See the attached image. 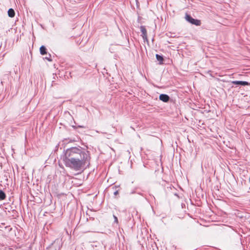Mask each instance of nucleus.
<instances>
[{"mask_svg":"<svg viewBox=\"0 0 250 250\" xmlns=\"http://www.w3.org/2000/svg\"><path fill=\"white\" fill-rule=\"evenodd\" d=\"M113 217H114V222H116V223H118V218L117 217L115 216V215H113Z\"/></svg>","mask_w":250,"mask_h":250,"instance_id":"nucleus-11","label":"nucleus"},{"mask_svg":"<svg viewBox=\"0 0 250 250\" xmlns=\"http://www.w3.org/2000/svg\"><path fill=\"white\" fill-rule=\"evenodd\" d=\"M141 32L142 33V37L145 41H147V32L145 26H141L140 27Z\"/></svg>","mask_w":250,"mask_h":250,"instance_id":"nucleus-4","label":"nucleus"},{"mask_svg":"<svg viewBox=\"0 0 250 250\" xmlns=\"http://www.w3.org/2000/svg\"><path fill=\"white\" fill-rule=\"evenodd\" d=\"M231 83H232L234 84H240V85H250V84L248 82H245V81H232Z\"/></svg>","mask_w":250,"mask_h":250,"instance_id":"nucleus-6","label":"nucleus"},{"mask_svg":"<svg viewBox=\"0 0 250 250\" xmlns=\"http://www.w3.org/2000/svg\"><path fill=\"white\" fill-rule=\"evenodd\" d=\"M186 20L188 21L189 22L191 23L192 24H194L197 26H199L201 25V21L198 20H196L192 18L190 15L187 14L186 15Z\"/></svg>","mask_w":250,"mask_h":250,"instance_id":"nucleus-3","label":"nucleus"},{"mask_svg":"<svg viewBox=\"0 0 250 250\" xmlns=\"http://www.w3.org/2000/svg\"><path fill=\"white\" fill-rule=\"evenodd\" d=\"M156 59L157 60L160 62V64H162V62L163 61V58L162 56L158 55V54H156Z\"/></svg>","mask_w":250,"mask_h":250,"instance_id":"nucleus-10","label":"nucleus"},{"mask_svg":"<svg viewBox=\"0 0 250 250\" xmlns=\"http://www.w3.org/2000/svg\"><path fill=\"white\" fill-rule=\"evenodd\" d=\"M64 159H90L87 152L77 147H72L66 150Z\"/></svg>","mask_w":250,"mask_h":250,"instance_id":"nucleus-1","label":"nucleus"},{"mask_svg":"<svg viewBox=\"0 0 250 250\" xmlns=\"http://www.w3.org/2000/svg\"><path fill=\"white\" fill-rule=\"evenodd\" d=\"M46 59L48 61H52V60H51V59H50V58H49L48 57H47L46 58Z\"/></svg>","mask_w":250,"mask_h":250,"instance_id":"nucleus-13","label":"nucleus"},{"mask_svg":"<svg viewBox=\"0 0 250 250\" xmlns=\"http://www.w3.org/2000/svg\"><path fill=\"white\" fill-rule=\"evenodd\" d=\"M8 15L9 17H10L11 18L14 17L15 16L14 10L12 8L9 9L8 11Z\"/></svg>","mask_w":250,"mask_h":250,"instance_id":"nucleus-7","label":"nucleus"},{"mask_svg":"<svg viewBox=\"0 0 250 250\" xmlns=\"http://www.w3.org/2000/svg\"><path fill=\"white\" fill-rule=\"evenodd\" d=\"M118 194V190H117V191H115V192H114V194L115 195H117Z\"/></svg>","mask_w":250,"mask_h":250,"instance_id":"nucleus-12","label":"nucleus"},{"mask_svg":"<svg viewBox=\"0 0 250 250\" xmlns=\"http://www.w3.org/2000/svg\"><path fill=\"white\" fill-rule=\"evenodd\" d=\"M46 49L44 46H41L40 48V53L42 55H43L46 54Z\"/></svg>","mask_w":250,"mask_h":250,"instance_id":"nucleus-8","label":"nucleus"},{"mask_svg":"<svg viewBox=\"0 0 250 250\" xmlns=\"http://www.w3.org/2000/svg\"><path fill=\"white\" fill-rule=\"evenodd\" d=\"M5 197L6 195L5 193L1 190H0V200H4L5 198Z\"/></svg>","mask_w":250,"mask_h":250,"instance_id":"nucleus-9","label":"nucleus"},{"mask_svg":"<svg viewBox=\"0 0 250 250\" xmlns=\"http://www.w3.org/2000/svg\"><path fill=\"white\" fill-rule=\"evenodd\" d=\"M90 159H63L65 165L75 170H79L86 165L89 164Z\"/></svg>","mask_w":250,"mask_h":250,"instance_id":"nucleus-2","label":"nucleus"},{"mask_svg":"<svg viewBox=\"0 0 250 250\" xmlns=\"http://www.w3.org/2000/svg\"><path fill=\"white\" fill-rule=\"evenodd\" d=\"M159 99L164 102H167L169 97L167 95L162 94L159 96Z\"/></svg>","mask_w":250,"mask_h":250,"instance_id":"nucleus-5","label":"nucleus"}]
</instances>
